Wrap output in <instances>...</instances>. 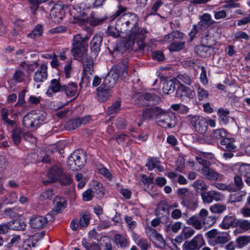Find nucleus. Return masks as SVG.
Returning a JSON list of instances; mask_svg holds the SVG:
<instances>
[{"instance_id": "obj_1", "label": "nucleus", "mask_w": 250, "mask_h": 250, "mask_svg": "<svg viewBox=\"0 0 250 250\" xmlns=\"http://www.w3.org/2000/svg\"><path fill=\"white\" fill-rule=\"evenodd\" d=\"M126 8L122 5L118 6V10L114 15V18L117 19V25L120 28V31L126 33L128 36L129 39L134 44L136 43L140 50H143L145 47L149 50V46L144 42L145 35L146 31L144 28L139 27V19L137 15L134 13H124Z\"/></svg>"}, {"instance_id": "obj_2", "label": "nucleus", "mask_w": 250, "mask_h": 250, "mask_svg": "<svg viewBox=\"0 0 250 250\" xmlns=\"http://www.w3.org/2000/svg\"><path fill=\"white\" fill-rule=\"evenodd\" d=\"M87 37H82L79 34L74 37L73 47L71 51L74 57L78 60H81L83 67V80L86 79L89 82L90 76L93 71V60L91 57L88 56L86 52L87 51Z\"/></svg>"}, {"instance_id": "obj_3", "label": "nucleus", "mask_w": 250, "mask_h": 250, "mask_svg": "<svg viewBox=\"0 0 250 250\" xmlns=\"http://www.w3.org/2000/svg\"><path fill=\"white\" fill-rule=\"evenodd\" d=\"M128 59H125L117 65L114 66L104 80L103 83L101 84L106 87V88H111L117 83L119 77L125 79L128 77Z\"/></svg>"}, {"instance_id": "obj_4", "label": "nucleus", "mask_w": 250, "mask_h": 250, "mask_svg": "<svg viewBox=\"0 0 250 250\" xmlns=\"http://www.w3.org/2000/svg\"><path fill=\"white\" fill-rule=\"evenodd\" d=\"M177 195L182 200L181 204L191 210H194L198 206L196 196L187 188L177 190Z\"/></svg>"}, {"instance_id": "obj_5", "label": "nucleus", "mask_w": 250, "mask_h": 250, "mask_svg": "<svg viewBox=\"0 0 250 250\" xmlns=\"http://www.w3.org/2000/svg\"><path fill=\"white\" fill-rule=\"evenodd\" d=\"M46 117V113L44 112H35L32 111L24 116L22 120V125L27 128L35 127L44 121Z\"/></svg>"}, {"instance_id": "obj_6", "label": "nucleus", "mask_w": 250, "mask_h": 250, "mask_svg": "<svg viewBox=\"0 0 250 250\" xmlns=\"http://www.w3.org/2000/svg\"><path fill=\"white\" fill-rule=\"evenodd\" d=\"M86 162L85 155L81 151H75L72 153L67 159V167L72 170H78L81 169Z\"/></svg>"}, {"instance_id": "obj_7", "label": "nucleus", "mask_w": 250, "mask_h": 250, "mask_svg": "<svg viewBox=\"0 0 250 250\" xmlns=\"http://www.w3.org/2000/svg\"><path fill=\"white\" fill-rule=\"evenodd\" d=\"M186 119L197 132L204 135L207 131L208 123L204 117L189 115L186 117Z\"/></svg>"}, {"instance_id": "obj_8", "label": "nucleus", "mask_w": 250, "mask_h": 250, "mask_svg": "<svg viewBox=\"0 0 250 250\" xmlns=\"http://www.w3.org/2000/svg\"><path fill=\"white\" fill-rule=\"evenodd\" d=\"M204 239L201 235L198 234L189 241H186L183 245V250H198L199 246L203 245Z\"/></svg>"}, {"instance_id": "obj_9", "label": "nucleus", "mask_w": 250, "mask_h": 250, "mask_svg": "<svg viewBox=\"0 0 250 250\" xmlns=\"http://www.w3.org/2000/svg\"><path fill=\"white\" fill-rule=\"evenodd\" d=\"M62 173V169L58 167L54 166L52 167L48 170L47 174L48 179H43L42 180V183L45 185H47L49 183L56 182L57 180L60 179Z\"/></svg>"}, {"instance_id": "obj_10", "label": "nucleus", "mask_w": 250, "mask_h": 250, "mask_svg": "<svg viewBox=\"0 0 250 250\" xmlns=\"http://www.w3.org/2000/svg\"><path fill=\"white\" fill-rule=\"evenodd\" d=\"M194 92L190 88L180 84L177 87L176 97L180 99L182 101L187 100V98H192Z\"/></svg>"}, {"instance_id": "obj_11", "label": "nucleus", "mask_w": 250, "mask_h": 250, "mask_svg": "<svg viewBox=\"0 0 250 250\" xmlns=\"http://www.w3.org/2000/svg\"><path fill=\"white\" fill-rule=\"evenodd\" d=\"M235 140L232 138H225L220 141L219 148L224 151H235L236 146L234 145Z\"/></svg>"}, {"instance_id": "obj_12", "label": "nucleus", "mask_w": 250, "mask_h": 250, "mask_svg": "<svg viewBox=\"0 0 250 250\" xmlns=\"http://www.w3.org/2000/svg\"><path fill=\"white\" fill-rule=\"evenodd\" d=\"M47 218L44 216H36L30 220L31 228L35 229H41L44 228L47 222Z\"/></svg>"}, {"instance_id": "obj_13", "label": "nucleus", "mask_w": 250, "mask_h": 250, "mask_svg": "<svg viewBox=\"0 0 250 250\" xmlns=\"http://www.w3.org/2000/svg\"><path fill=\"white\" fill-rule=\"evenodd\" d=\"M47 66L42 64L34 75V80L37 83L44 82L47 77Z\"/></svg>"}, {"instance_id": "obj_14", "label": "nucleus", "mask_w": 250, "mask_h": 250, "mask_svg": "<svg viewBox=\"0 0 250 250\" xmlns=\"http://www.w3.org/2000/svg\"><path fill=\"white\" fill-rule=\"evenodd\" d=\"M204 177L210 181H221L222 175L210 167L202 172Z\"/></svg>"}, {"instance_id": "obj_15", "label": "nucleus", "mask_w": 250, "mask_h": 250, "mask_svg": "<svg viewBox=\"0 0 250 250\" xmlns=\"http://www.w3.org/2000/svg\"><path fill=\"white\" fill-rule=\"evenodd\" d=\"M200 216L204 225L212 226L216 222V217L214 215L208 216V210L205 208L200 211Z\"/></svg>"}, {"instance_id": "obj_16", "label": "nucleus", "mask_w": 250, "mask_h": 250, "mask_svg": "<svg viewBox=\"0 0 250 250\" xmlns=\"http://www.w3.org/2000/svg\"><path fill=\"white\" fill-rule=\"evenodd\" d=\"M97 90L98 99L100 102H106L111 96L110 88H106L104 85H101Z\"/></svg>"}, {"instance_id": "obj_17", "label": "nucleus", "mask_w": 250, "mask_h": 250, "mask_svg": "<svg viewBox=\"0 0 250 250\" xmlns=\"http://www.w3.org/2000/svg\"><path fill=\"white\" fill-rule=\"evenodd\" d=\"M165 120L163 121L162 124H160V126L164 128H172L176 126L177 125V120L174 114L169 112Z\"/></svg>"}, {"instance_id": "obj_18", "label": "nucleus", "mask_w": 250, "mask_h": 250, "mask_svg": "<svg viewBox=\"0 0 250 250\" xmlns=\"http://www.w3.org/2000/svg\"><path fill=\"white\" fill-rule=\"evenodd\" d=\"M114 242L117 247L125 249L128 247L129 242L126 235L116 234L114 236Z\"/></svg>"}, {"instance_id": "obj_19", "label": "nucleus", "mask_w": 250, "mask_h": 250, "mask_svg": "<svg viewBox=\"0 0 250 250\" xmlns=\"http://www.w3.org/2000/svg\"><path fill=\"white\" fill-rule=\"evenodd\" d=\"M103 38L100 35L94 36L90 42V49L94 55L96 56L100 50Z\"/></svg>"}, {"instance_id": "obj_20", "label": "nucleus", "mask_w": 250, "mask_h": 250, "mask_svg": "<svg viewBox=\"0 0 250 250\" xmlns=\"http://www.w3.org/2000/svg\"><path fill=\"white\" fill-rule=\"evenodd\" d=\"M238 220L232 216H226L224 218L220 226L224 229H228L230 227H236L238 226Z\"/></svg>"}, {"instance_id": "obj_21", "label": "nucleus", "mask_w": 250, "mask_h": 250, "mask_svg": "<svg viewBox=\"0 0 250 250\" xmlns=\"http://www.w3.org/2000/svg\"><path fill=\"white\" fill-rule=\"evenodd\" d=\"M187 224L192 226L196 229H200L203 227V220L200 216V212L198 215H193L190 217L186 222Z\"/></svg>"}, {"instance_id": "obj_22", "label": "nucleus", "mask_w": 250, "mask_h": 250, "mask_svg": "<svg viewBox=\"0 0 250 250\" xmlns=\"http://www.w3.org/2000/svg\"><path fill=\"white\" fill-rule=\"evenodd\" d=\"M215 23L211 19V15L208 13L202 15L200 21V26L202 30H205Z\"/></svg>"}, {"instance_id": "obj_23", "label": "nucleus", "mask_w": 250, "mask_h": 250, "mask_svg": "<svg viewBox=\"0 0 250 250\" xmlns=\"http://www.w3.org/2000/svg\"><path fill=\"white\" fill-rule=\"evenodd\" d=\"M106 19V17H100L96 13L92 12L88 17V23L92 26H96L103 23Z\"/></svg>"}, {"instance_id": "obj_24", "label": "nucleus", "mask_w": 250, "mask_h": 250, "mask_svg": "<svg viewBox=\"0 0 250 250\" xmlns=\"http://www.w3.org/2000/svg\"><path fill=\"white\" fill-rule=\"evenodd\" d=\"M132 238L136 245L140 248L141 250H147L149 247V244L146 239L140 237L138 234L133 232Z\"/></svg>"}, {"instance_id": "obj_25", "label": "nucleus", "mask_w": 250, "mask_h": 250, "mask_svg": "<svg viewBox=\"0 0 250 250\" xmlns=\"http://www.w3.org/2000/svg\"><path fill=\"white\" fill-rule=\"evenodd\" d=\"M10 229L15 230H23L25 229L26 224L21 219L13 220L8 223Z\"/></svg>"}, {"instance_id": "obj_26", "label": "nucleus", "mask_w": 250, "mask_h": 250, "mask_svg": "<svg viewBox=\"0 0 250 250\" xmlns=\"http://www.w3.org/2000/svg\"><path fill=\"white\" fill-rule=\"evenodd\" d=\"M211 47L210 46L200 45L196 47L195 51L199 56L206 58L211 54Z\"/></svg>"}, {"instance_id": "obj_27", "label": "nucleus", "mask_w": 250, "mask_h": 250, "mask_svg": "<svg viewBox=\"0 0 250 250\" xmlns=\"http://www.w3.org/2000/svg\"><path fill=\"white\" fill-rule=\"evenodd\" d=\"M64 85H61L59 81L54 79L51 80L49 89L47 91V94H49V91L51 90L54 93L63 91Z\"/></svg>"}, {"instance_id": "obj_28", "label": "nucleus", "mask_w": 250, "mask_h": 250, "mask_svg": "<svg viewBox=\"0 0 250 250\" xmlns=\"http://www.w3.org/2000/svg\"><path fill=\"white\" fill-rule=\"evenodd\" d=\"M176 81L175 80L170 79L166 80L163 87L164 93L169 94L172 93L175 89Z\"/></svg>"}, {"instance_id": "obj_29", "label": "nucleus", "mask_w": 250, "mask_h": 250, "mask_svg": "<svg viewBox=\"0 0 250 250\" xmlns=\"http://www.w3.org/2000/svg\"><path fill=\"white\" fill-rule=\"evenodd\" d=\"M22 130L20 127H15L12 131V138L14 145L18 146L21 142L22 136H23Z\"/></svg>"}, {"instance_id": "obj_30", "label": "nucleus", "mask_w": 250, "mask_h": 250, "mask_svg": "<svg viewBox=\"0 0 250 250\" xmlns=\"http://www.w3.org/2000/svg\"><path fill=\"white\" fill-rule=\"evenodd\" d=\"M164 212L169 213V205L165 200L161 201L158 204L155 210V214L157 216L163 215Z\"/></svg>"}, {"instance_id": "obj_31", "label": "nucleus", "mask_w": 250, "mask_h": 250, "mask_svg": "<svg viewBox=\"0 0 250 250\" xmlns=\"http://www.w3.org/2000/svg\"><path fill=\"white\" fill-rule=\"evenodd\" d=\"M156 117L155 121L159 125H160V124H162L164 120H165V119H166L167 116L169 113V111L163 109L160 107H158V110H156Z\"/></svg>"}, {"instance_id": "obj_32", "label": "nucleus", "mask_w": 250, "mask_h": 250, "mask_svg": "<svg viewBox=\"0 0 250 250\" xmlns=\"http://www.w3.org/2000/svg\"><path fill=\"white\" fill-rule=\"evenodd\" d=\"M159 106H154L146 108L142 112V117L144 120H152L153 117L155 118L156 111Z\"/></svg>"}, {"instance_id": "obj_33", "label": "nucleus", "mask_w": 250, "mask_h": 250, "mask_svg": "<svg viewBox=\"0 0 250 250\" xmlns=\"http://www.w3.org/2000/svg\"><path fill=\"white\" fill-rule=\"evenodd\" d=\"M246 195V192L245 191H241L239 192L231 194L229 197L228 202L230 203L240 202L243 201Z\"/></svg>"}, {"instance_id": "obj_34", "label": "nucleus", "mask_w": 250, "mask_h": 250, "mask_svg": "<svg viewBox=\"0 0 250 250\" xmlns=\"http://www.w3.org/2000/svg\"><path fill=\"white\" fill-rule=\"evenodd\" d=\"M235 243H236L237 248L241 249L250 243V236H239L236 238Z\"/></svg>"}, {"instance_id": "obj_35", "label": "nucleus", "mask_w": 250, "mask_h": 250, "mask_svg": "<svg viewBox=\"0 0 250 250\" xmlns=\"http://www.w3.org/2000/svg\"><path fill=\"white\" fill-rule=\"evenodd\" d=\"M230 239V236L229 234L226 232H219L216 239L214 240L216 244H222L229 241Z\"/></svg>"}, {"instance_id": "obj_36", "label": "nucleus", "mask_w": 250, "mask_h": 250, "mask_svg": "<svg viewBox=\"0 0 250 250\" xmlns=\"http://www.w3.org/2000/svg\"><path fill=\"white\" fill-rule=\"evenodd\" d=\"M63 91L67 96L74 97L75 96L77 93V86L75 83H72L68 84L67 86L64 85V89Z\"/></svg>"}, {"instance_id": "obj_37", "label": "nucleus", "mask_w": 250, "mask_h": 250, "mask_svg": "<svg viewBox=\"0 0 250 250\" xmlns=\"http://www.w3.org/2000/svg\"><path fill=\"white\" fill-rule=\"evenodd\" d=\"M53 203L54 204L53 210L57 213L65 207V200L60 196H56L54 199Z\"/></svg>"}, {"instance_id": "obj_38", "label": "nucleus", "mask_w": 250, "mask_h": 250, "mask_svg": "<svg viewBox=\"0 0 250 250\" xmlns=\"http://www.w3.org/2000/svg\"><path fill=\"white\" fill-rule=\"evenodd\" d=\"M51 14L58 19H62L64 15V8L61 5H55L53 8L51 9Z\"/></svg>"}, {"instance_id": "obj_39", "label": "nucleus", "mask_w": 250, "mask_h": 250, "mask_svg": "<svg viewBox=\"0 0 250 250\" xmlns=\"http://www.w3.org/2000/svg\"><path fill=\"white\" fill-rule=\"evenodd\" d=\"M106 33L108 36H112L114 38L120 37V33L123 32L120 31V28L117 25V21L116 22L115 26H108Z\"/></svg>"}, {"instance_id": "obj_40", "label": "nucleus", "mask_w": 250, "mask_h": 250, "mask_svg": "<svg viewBox=\"0 0 250 250\" xmlns=\"http://www.w3.org/2000/svg\"><path fill=\"white\" fill-rule=\"evenodd\" d=\"M233 180L235 186L229 184L230 187L235 190L232 192H236L240 190L243 188L244 185L241 177L239 175H235L234 177Z\"/></svg>"}, {"instance_id": "obj_41", "label": "nucleus", "mask_w": 250, "mask_h": 250, "mask_svg": "<svg viewBox=\"0 0 250 250\" xmlns=\"http://www.w3.org/2000/svg\"><path fill=\"white\" fill-rule=\"evenodd\" d=\"M121 107V101L119 99L115 101L111 106L107 109V113L108 115L115 114L119 112Z\"/></svg>"}, {"instance_id": "obj_42", "label": "nucleus", "mask_w": 250, "mask_h": 250, "mask_svg": "<svg viewBox=\"0 0 250 250\" xmlns=\"http://www.w3.org/2000/svg\"><path fill=\"white\" fill-rule=\"evenodd\" d=\"M197 95L199 101H206L208 98L209 93L208 91L198 85L197 89Z\"/></svg>"}, {"instance_id": "obj_43", "label": "nucleus", "mask_w": 250, "mask_h": 250, "mask_svg": "<svg viewBox=\"0 0 250 250\" xmlns=\"http://www.w3.org/2000/svg\"><path fill=\"white\" fill-rule=\"evenodd\" d=\"M43 30L42 26L40 24L37 25L32 31L28 34L27 36L32 39H35L41 36L42 34Z\"/></svg>"}, {"instance_id": "obj_44", "label": "nucleus", "mask_w": 250, "mask_h": 250, "mask_svg": "<svg viewBox=\"0 0 250 250\" xmlns=\"http://www.w3.org/2000/svg\"><path fill=\"white\" fill-rule=\"evenodd\" d=\"M209 209L213 213L221 214L227 209V207L225 204L217 203L211 206Z\"/></svg>"}, {"instance_id": "obj_45", "label": "nucleus", "mask_w": 250, "mask_h": 250, "mask_svg": "<svg viewBox=\"0 0 250 250\" xmlns=\"http://www.w3.org/2000/svg\"><path fill=\"white\" fill-rule=\"evenodd\" d=\"M92 190L94 195H96L97 198L101 199L103 197L104 194V189L103 185L100 183H97Z\"/></svg>"}, {"instance_id": "obj_46", "label": "nucleus", "mask_w": 250, "mask_h": 250, "mask_svg": "<svg viewBox=\"0 0 250 250\" xmlns=\"http://www.w3.org/2000/svg\"><path fill=\"white\" fill-rule=\"evenodd\" d=\"M227 132L223 128L214 130L213 132L212 138L220 141L227 137Z\"/></svg>"}, {"instance_id": "obj_47", "label": "nucleus", "mask_w": 250, "mask_h": 250, "mask_svg": "<svg viewBox=\"0 0 250 250\" xmlns=\"http://www.w3.org/2000/svg\"><path fill=\"white\" fill-rule=\"evenodd\" d=\"M146 102L149 103V105L155 104L160 100L156 95L148 93L143 94Z\"/></svg>"}, {"instance_id": "obj_48", "label": "nucleus", "mask_w": 250, "mask_h": 250, "mask_svg": "<svg viewBox=\"0 0 250 250\" xmlns=\"http://www.w3.org/2000/svg\"><path fill=\"white\" fill-rule=\"evenodd\" d=\"M163 2L161 0H154L151 4L149 10V15H154L157 14V12L159 8L163 5Z\"/></svg>"}, {"instance_id": "obj_49", "label": "nucleus", "mask_w": 250, "mask_h": 250, "mask_svg": "<svg viewBox=\"0 0 250 250\" xmlns=\"http://www.w3.org/2000/svg\"><path fill=\"white\" fill-rule=\"evenodd\" d=\"M73 22L75 23H78L81 25H84L88 23V17L85 13L75 16L73 18Z\"/></svg>"}, {"instance_id": "obj_50", "label": "nucleus", "mask_w": 250, "mask_h": 250, "mask_svg": "<svg viewBox=\"0 0 250 250\" xmlns=\"http://www.w3.org/2000/svg\"><path fill=\"white\" fill-rule=\"evenodd\" d=\"M80 122L78 118L73 119L68 121L65 125V128L68 130H74L80 126Z\"/></svg>"}, {"instance_id": "obj_51", "label": "nucleus", "mask_w": 250, "mask_h": 250, "mask_svg": "<svg viewBox=\"0 0 250 250\" xmlns=\"http://www.w3.org/2000/svg\"><path fill=\"white\" fill-rule=\"evenodd\" d=\"M229 112L225 110L224 109H219L218 111V114L219 116L220 120L224 124H227L229 120L228 114Z\"/></svg>"}, {"instance_id": "obj_52", "label": "nucleus", "mask_w": 250, "mask_h": 250, "mask_svg": "<svg viewBox=\"0 0 250 250\" xmlns=\"http://www.w3.org/2000/svg\"><path fill=\"white\" fill-rule=\"evenodd\" d=\"M239 172L242 176L246 178L250 177V165L242 164L239 167Z\"/></svg>"}, {"instance_id": "obj_53", "label": "nucleus", "mask_w": 250, "mask_h": 250, "mask_svg": "<svg viewBox=\"0 0 250 250\" xmlns=\"http://www.w3.org/2000/svg\"><path fill=\"white\" fill-rule=\"evenodd\" d=\"M193 186L197 190L205 191L208 189V186L202 180H196L193 184Z\"/></svg>"}, {"instance_id": "obj_54", "label": "nucleus", "mask_w": 250, "mask_h": 250, "mask_svg": "<svg viewBox=\"0 0 250 250\" xmlns=\"http://www.w3.org/2000/svg\"><path fill=\"white\" fill-rule=\"evenodd\" d=\"M185 42H175L171 43L169 50L171 51H178L183 49L185 47Z\"/></svg>"}, {"instance_id": "obj_55", "label": "nucleus", "mask_w": 250, "mask_h": 250, "mask_svg": "<svg viewBox=\"0 0 250 250\" xmlns=\"http://www.w3.org/2000/svg\"><path fill=\"white\" fill-rule=\"evenodd\" d=\"M210 193L211 198L212 202L215 201L216 202L222 201L224 198L223 194L216 190H209Z\"/></svg>"}, {"instance_id": "obj_56", "label": "nucleus", "mask_w": 250, "mask_h": 250, "mask_svg": "<svg viewBox=\"0 0 250 250\" xmlns=\"http://www.w3.org/2000/svg\"><path fill=\"white\" fill-rule=\"evenodd\" d=\"M195 233V230L191 227H184L182 231V235L185 239L191 237Z\"/></svg>"}, {"instance_id": "obj_57", "label": "nucleus", "mask_w": 250, "mask_h": 250, "mask_svg": "<svg viewBox=\"0 0 250 250\" xmlns=\"http://www.w3.org/2000/svg\"><path fill=\"white\" fill-rule=\"evenodd\" d=\"M60 183L64 186L68 185L71 184L72 182L71 178L69 175L62 173L60 176Z\"/></svg>"}, {"instance_id": "obj_58", "label": "nucleus", "mask_w": 250, "mask_h": 250, "mask_svg": "<svg viewBox=\"0 0 250 250\" xmlns=\"http://www.w3.org/2000/svg\"><path fill=\"white\" fill-rule=\"evenodd\" d=\"M196 160L201 166V171H203L208 168L210 167L211 163L209 161L204 159L202 157H196Z\"/></svg>"}, {"instance_id": "obj_59", "label": "nucleus", "mask_w": 250, "mask_h": 250, "mask_svg": "<svg viewBox=\"0 0 250 250\" xmlns=\"http://www.w3.org/2000/svg\"><path fill=\"white\" fill-rule=\"evenodd\" d=\"M83 245L86 250H101L100 246L96 243H87L85 241H83Z\"/></svg>"}, {"instance_id": "obj_60", "label": "nucleus", "mask_w": 250, "mask_h": 250, "mask_svg": "<svg viewBox=\"0 0 250 250\" xmlns=\"http://www.w3.org/2000/svg\"><path fill=\"white\" fill-rule=\"evenodd\" d=\"M125 220L127 224L128 228L132 230L136 226V222L133 220L132 216L125 215Z\"/></svg>"}, {"instance_id": "obj_61", "label": "nucleus", "mask_w": 250, "mask_h": 250, "mask_svg": "<svg viewBox=\"0 0 250 250\" xmlns=\"http://www.w3.org/2000/svg\"><path fill=\"white\" fill-rule=\"evenodd\" d=\"M53 195L54 193L53 190L49 189L42 192L40 196V199L41 200L50 199L53 197Z\"/></svg>"}, {"instance_id": "obj_62", "label": "nucleus", "mask_w": 250, "mask_h": 250, "mask_svg": "<svg viewBox=\"0 0 250 250\" xmlns=\"http://www.w3.org/2000/svg\"><path fill=\"white\" fill-rule=\"evenodd\" d=\"M135 103L138 106H147L149 105V103L146 102L143 94L138 95L137 99L135 101Z\"/></svg>"}, {"instance_id": "obj_63", "label": "nucleus", "mask_w": 250, "mask_h": 250, "mask_svg": "<svg viewBox=\"0 0 250 250\" xmlns=\"http://www.w3.org/2000/svg\"><path fill=\"white\" fill-rule=\"evenodd\" d=\"M94 195L93 190L88 189L83 193V199L84 201H89L92 199Z\"/></svg>"}, {"instance_id": "obj_64", "label": "nucleus", "mask_w": 250, "mask_h": 250, "mask_svg": "<svg viewBox=\"0 0 250 250\" xmlns=\"http://www.w3.org/2000/svg\"><path fill=\"white\" fill-rule=\"evenodd\" d=\"M24 78V74L21 70L16 71L14 76L13 79L18 83H20L23 81Z\"/></svg>"}]
</instances>
